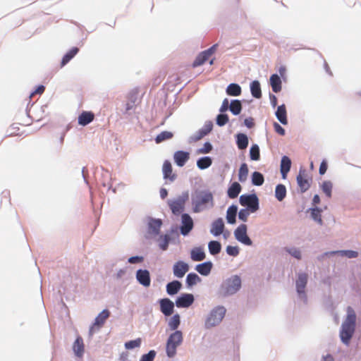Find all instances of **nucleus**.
Listing matches in <instances>:
<instances>
[{"mask_svg": "<svg viewBox=\"0 0 361 361\" xmlns=\"http://www.w3.org/2000/svg\"><path fill=\"white\" fill-rule=\"evenodd\" d=\"M321 361H335V358L331 354L327 353L322 356Z\"/></svg>", "mask_w": 361, "mask_h": 361, "instance_id": "64", "label": "nucleus"}, {"mask_svg": "<svg viewBox=\"0 0 361 361\" xmlns=\"http://www.w3.org/2000/svg\"><path fill=\"white\" fill-rule=\"evenodd\" d=\"M167 320L168 329L170 331H180L178 329L181 324V317H165Z\"/></svg>", "mask_w": 361, "mask_h": 361, "instance_id": "24", "label": "nucleus"}, {"mask_svg": "<svg viewBox=\"0 0 361 361\" xmlns=\"http://www.w3.org/2000/svg\"><path fill=\"white\" fill-rule=\"evenodd\" d=\"M213 128V123L212 121L207 122L204 126L201 128V130L205 133L206 135L209 134Z\"/></svg>", "mask_w": 361, "mask_h": 361, "instance_id": "58", "label": "nucleus"}, {"mask_svg": "<svg viewBox=\"0 0 361 361\" xmlns=\"http://www.w3.org/2000/svg\"><path fill=\"white\" fill-rule=\"evenodd\" d=\"M248 172H249V170H248V166H247V164H245V163L242 164L240 165V167L238 171L239 181H240L242 183L245 182L247 178Z\"/></svg>", "mask_w": 361, "mask_h": 361, "instance_id": "35", "label": "nucleus"}, {"mask_svg": "<svg viewBox=\"0 0 361 361\" xmlns=\"http://www.w3.org/2000/svg\"><path fill=\"white\" fill-rule=\"evenodd\" d=\"M238 208L235 205L230 206L226 212V219L228 224H233L235 223V217Z\"/></svg>", "mask_w": 361, "mask_h": 361, "instance_id": "31", "label": "nucleus"}, {"mask_svg": "<svg viewBox=\"0 0 361 361\" xmlns=\"http://www.w3.org/2000/svg\"><path fill=\"white\" fill-rule=\"evenodd\" d=\"M229 109L234 115H238L242 110V104L240 101L238 99L231 101Z\"/></svg>", "mask_w": 361, "mask_h": 361, "instance_id": "41", "label": "nucleus"}, {"mask_svg": "<svg viewBox=\"0 0 361 361\" xmlns=\"http://www.w3.org/2000/svg\"><path fill=\"white\" fill-rule=\"evenodd\" d=\"M142 344V338H137L135 339L129 340L125 342L124 347L128 350H133L140 347Z\"/></svg>", "mask_w": 361, "mask_h": 361, "instance_id": "32", "label": "nucleus"}, {"mask_svg": "<svg viewBox=\"0 0 361 361\" xmlns=\"http://www.w3.org/2000/svg\"><path fill=\"white\" fill-rule=\"evenodd\" d=\"M205 257L206 255L202 247H194L190 252V258L194 262L202 261Z\"/></svg>", "mask_w": 361, "mask_h": 361, "instance_id": "20", "label": "nucleus"}, {"mask_svg": "<svg viewBox=\"0 0 361 361\" xmlns=\"http://www.w3.org/2000/svg\"><path fill=\"white\" fill-rule=\"evenodd\" d=\"M286 195V188L285 185L279 184L275 189V196L279 201H282Z\"/></svg>", "mask_w": 361, "mask_h": 361, "instance_id": "39", "label": "nucleus"}, {"mask_svg": "<svg viewBox=\"0 0 361 361\" xmlns=\"http://www.w3.org/2000/svg\"><path fill=\"white\" fill-rule=\"evenodd\" d=\"M159 303L161 311L165 316H170L173 313L174 304L169 298L160 300Z\"/></svg>", "mask_w": 361, "mask_h": 361, "instance_id": "15", "label": "nucleus"}, {"mask_svg": "<svg viewBox=\"0 0 361 361\" xmlns=\"http://www.w3.org/2000/svg\"><path fill=\"white\" fill-rule=\"evenodd\" d=\"M72 350L74 355L78 358H82L85 354V345L83 339L80 336H78L72 345Z\"/></svg>", "mask_w": 361, "mask_h": 361, "instance_id": "11", "label": "nucleus"}, {"mask_svg": "<svg viewBox=\"0 0 361 361\" xmlns=\"http://www.w3.org/2000/svg\"><path fill=\"white\" fill-rule=\"evenodd\" d=\"M235 239L246 245H251L252 242L247 235V226L241 224L234 231Z\"/></svg>", "mask_w": 361, "mask_h": 361, "instance_id": "7", "label": "nucleus"}, {"mask_svg": "<svg viewBox=\"0 0 361 361\" xmlns=\"http://www.w3.org/2000/svg\"><path fill=\"white\" fill-rule=\"evenodd\" d=\"M224 229V223L221 218H219L212 224L210 232L215 236L221 235Z\"/></svg>", "mask_w": 361, "mask_h": 361, "instance_id": "18", "label": "nucleus"}, {"mask_svg": "<svg viewBox=\"0 0 361 361\" xmlns=\"http://www.w3.org/2000/svg\"><path fill=\"white\" fill-rule=\"evenodd\" d=\"M327 170V164L326 162V161H323L321 164H320V166H319V173L321 175H323L326 173Z\"/></svg>", "mask_w": 361, "mask_h": 361, "instance_id": "63", "label": "nucleus"}, {"mask_svg": "<svg viewBox=\"0 0 361 361\" xmlns=\"http://www.w3.org/2000/svg\"><path fill=\"white\" fill-rule=\"evenodd\" d=\"M340 253L342 256H345L348 258H355L358 256V252L353 250H341L331 252V255Z\"/></svg>", "mask_w": 361, "mask_h": 361, "instance_id": "49", "label": "nucleus"}, {"mask_svg": "<svg viewBox=\"0 0 361 361\" xmlns=\"http://www.w3.org/2000/svg\"><path fill=\"white\" fill-rule=\"evenodd\" d=\"M217 47H218L217 44H214L208 49L204 50L205 54H207L208 55V56L210 57L213 54H214V52L216 50Z\"/></svg>", "mask_w": 361, "mask_h": 361, "instance_id": "62", "label": "nucleus"}, {"mask_svg": "<svg viewBox=\"0 0 361 361\" xmlns=\"http://www.w3.org/2000/svg\"><path fill=\"white\" fill-rule=\"evenodd\" d=\"M212 159L209 157L200 158L197 161V165L200 169H205L212 165Z\"/></svg>", "mask_w": 361, "mask_h": 361, "instance_id": "43", "label": "nucleus"}, {"mask_svg": "<svg viewBox=\"0 0 361 361\" xmlns=\"http://www.w3.org/2000/svg\"><path fill=\"white\" fill-rule=\"evenodd\" d=\"M181 223L180 233L182 235H186L193 228V221L189 214H183L181 216Z\"/></svg>", "mask_w": 361, "mask_h": 361, "instance_id": "12", "label": "nucleus"}, {"mask_svg": "<svg viewBox=\"0 0 361 361\" xmlns=\"http://www.w3.org/2000/svg\"><path fill=\"white\" fill-rule=\"evenodd\" d=\"M276 116L283 125H286L288 123L287 112L285 104L278 106L276 111Z\"/></svg>", "mask_w": 361, "mask_h": 361, "instance_id": "23", "label": "nucleus"}, {"mask_svg": "<svg viewBox=\"0 0 361 361\" xmlns=\"http://www.w3.org/2000/svg\"><path fill=\"white\" fill-rule=\"evenodd\" d=\"M240 204L246 206L252 212H256L259 208L258 198L256 195H243L240 197Z\"/></svg>", "mask_w": 361, "mask_h": 361, "instance_id": "5", "label": "nucleus"}, {"mask_svg": "<svg viewBox=\"0 0 361 361\" xmlns=\"http://www.w3.org/2000/svg\"><path fill=\"white\" fill-rule=\"evenodd\" d=\"M209 57L207 54H205L204 51H202L198 54L195 60L193 61L192 67L195 68L204 64L209 59Z\"/></svg>", "mask_w": 361, "mask_h": 361, "instance_id": "37", "label": "nucleus"}, {"mask_svg": "<svg viewBox=\"0 0 361 361\" xmlns=\"http://www.w3.org/2000/svg\"><path fill=\"white\" fill-rule=\"evenodd\" d=\"M240 191V185L237 182H234L228 190V196L231 199H234L238 196Z\"/></svg>", "mask_w": 361, "mask_h": 361, "instance_id": "29", "label": "nucleus"}, {"mask_svg": "<svg viewBox=\"0 0 361 361\" xmlns=\"http://www.w3.org/2000/svg\"><path fill=\"white\" fill-rule=\"evenodd\" d=\"M201 281L199 276L195 273H190L186 278V284L188 287H191Z\"/></svg>", "mask_w": 361, "mask_h": 361, "instance_id": "42", "label": "nucleus"}, {"mask_svg": "<svg viewBox=\"0 0 361 361\" xmlns=\"http://www.w3.org/2000/svg\"><path fill=\"white\" fill-rule=\"evenodd\" d=\"M161 225V219H151L149 222V232L154 235L159 234Z\"/></svg>", "mask_w": 361, "mask_h": 361, "instance_id": "27", "label": "nucleus"}, {"mask_svg": "<svg viewBox=\"0 0 361 361\" xmlns=\"http://www.w3.org/2000/svg\"><path fill=\"white\" fill-rule=\"evenodd\" d=\"M169 242V237L167 235H165L164 236H161L159 239V247L162 250H166L168 248Z\"/></svg>", "mask_w": 361, "mask_h": 361, "instance_id": "51", "label": "nucleus"}, {"mask_svg": "<svg viewBox=\"0 0 361 361\" xmlns=\"http://www.w3.org/2000/svg\"><path fill=\"white\" fill-rule=\"evenodd\" d=\"M226 252L231 256L235 257L239 254V248L237 246L228 245L226 247Z\"/></svg>", "mask_w": 361, "mask_h": 361, "instance_id": "54", "label": "nucleus"}, {"mask_svg": "<svg viewBox=\"0 0 361 361\" xmlns=\"http://www.w3.org/2000/svg\"><path fill=\"white\" fill-rule=\"evenodd\" d=\"M226 310L223 306H219L214 308L212 312V316H225Z\"/></svg>", "mask_w": 361, "mask_h": 361, "instance_id": "53", "label": "nucleus"}, {"mask_svg": "<svg viewBox=\"0 0 361 361\" xmlns=\"http://www.w3.org/2000/svg\"><path fill=\"white\" fill-rule=\"evenodd\" d=\"M264 178L263 175L257 171H255L252 174V183L253 185L260 186L264 183Z\"/></svg>", "mask_w": 361, "mask_h": 361, "instance_id": "44", "label": "nucleus"}, {"mask_svg": "<svg viewBox=\"0 0 361 361\" xmlns=\"http://www.w3.org/2000/svg\"><path fill=\"white\" fill-rule=\"evenodd\" d=\"M193 212H200L207 207L214 206V197L209 190L195 191L192 197Z\"/></svg>", "mask_w": 361, "mask_h": 361, "instance_id": "2", "label": "nucleus"}, {"mask_svg": "<svg viewBox=\"0 0 361 361\" xmlns=\"http://www.w3.org/2000/svg\"><path fill=\"white\" fill-rule=\"evenodd\" d=\"M226 94L230 96L237 97L241 94V87L236 83L230 84L226 88Z\"/></svg>", "mask_w": 361, "mask_h": 361, "instance_id": "33", "label": "nucleus"}, {"mask_svg": "<svg viewBox=\"0 0 361 361\" xmlns=\"http://www.w3.org/2000/svg\"><path fill=\"white\" fill-rule=\"evenodd\" d=\"M162 170L164 178L169 179L171 181H173L175 180L176 176L173 173L172 166L169 161H164Z\"/></svg>", "mask_w": 361, "mask_h": 361, "instance_id": "21", "label": "nucleus"}, {"mask_svg": "<svg viewBox=\"0 0 361 361\" xmlns=\"http://www.w3.org/2000/svg\"><path fill=\"white\" fill-rule=\"evenodd\" d=\"M188 198V195L186 194L185 196L179 197L176 200L171 201L169 203L173 214L178 215L184 210L185 204Z\"/></svg>", "mask_w": 361, "mask_h": 361, "instance_id": "8", "label": "nucleus"}, {"mask_svg": "<svg viewBox=\"0 0 361 361\" xmlns=\"http://www.w3.org/2000/svg\"><path fill=\"white\" fill-rule=\"evenodd\" d=\"M94 118V114L91 111H82L78 116V124L85 126L91 123Z\"/></svg>", "mask_w": 361, "mask_h": 361, "instance_id": "19", "label": "nucleus"}, {"mask_svg": "<svg viewBox=\"0 0 361 361\" xmlns=\"http://www.w3.org/2000/svg\"><path fill=\"white\" fill-rule=\"evenodd\" d=\"M108 318L109 317H94V319L89 327V337H92L96 332L99 331L105 324Z\"/></svg>", "mask_w": 361, "mask_h": 361, "instance_id": "10", "label": "nucleus"}, {"mask_svg": "<svg viewBox=\"0 0 361 361\" xmlns=\"http://www.w3.org/2000/svg\"><path fill=\"white\" fill-rule=\"evenodd\" d=\"M206 135L205 133L200 129L194 135L190 137L192 142H197Z\"/></svg>", "mask_w": 361, "mask_h": 361, "instance_id": "55", "label": "nucleus"}, {"mask_svg": "<svg viewBox=\"0 0 361 361\" xmlns=\"http://www.w3.org/2000/svg\"><path fill=\"white\" fill-rule=\"evenodd\" d=\"M136 278L142 286L145 287L149 286L151 280L149 272L147 270L139 269L136 273Z\"/></svg>", "mask_w": 361, "mask_h": 361, "instance_id": "16", "label": "nucleus"}, {"mask_svg": "<svg viewBox=\"0 0 361 361\" xmlns=\"http://www.w3.org/2000/svg\"><path fill=\"white\" fill-rule=\"evenodd\" d=\"M312 217L319 224H322L321 211L318 209H313L311 213Z\"/></svg>", "mask_w": 361, "mask_h": 361, "instance_id": "52", "label": "nucleus"}, {"mask_svg": "<svg viewBox=\"0 0 361 361\" xmlns=\"http://www.w3.org/2000/svg\"><path fill=\"white\" fill-rule=\"evenodd\" d=\"M188 270L189 265L183 261H178L173 267V275L177 278H183Z\"/></svg>", "mask_w": 361, "mask_h": 361, "instance_id": "13", "label": "nucleus"}, {"mask_svg": "<svg viewBox=\"0 0 361 361\" xmlns=\"http://www.w3.org/2000/svg\"><path fill=\"white\" fill-rule=\"evenodd\" d=\"M181 283L178 281L170 282L166 286V291L169 295L176 294L181 288Z\"/></svg>", "mask_w": 361, "mask_h": 361, "instance_id": "30", "label": "nucleus"}, {"mask_svg": "<svg viewBox=\"0 0 361 361\" xmlns=\"http://www.w3.org/2000/svg\"><path fill=\"white\" fill-rule=\"evenodd\" d=\"M212 149V146L209 142H205L202 148L199 149L200 154L209 153Z\"/></svg>", "mask_w": 361, "mask_h": 361, "instance_id": "57", "label": "nucleus"}, {"mask_svg": "<svg viewBox=\"0 0 361 361\" xmlns=\"http://www.w3.org/2000/svg\"><path fill=\"white\" fill-rule=\"evenodd\" d=\"M228 122V116L227 114H221L216 117V124L223 126Z\"/></svg>", "mask_w": 361, "mask_h": 361, "instance_id": "50", "label": "nucleus"}, {"mask_svg": "<svg viewBox=\"0 0 361 361\" xmlns=\"http://www.w3.org/2000/svg\"><path fill=\"white\" fill-rule=\"evenodd\" d=\"M237 145L240 149H244L247 147L248 138L246 135L240 133L237 135Z\"/></svg>", "mask_w": 361, "mask_h": 361, "instance_id": "40", "label": "nucleus"}, {"mask_svg": "<svg viewBox=\"0 0 361 361\" xmlns=\"http://www.w3.org/2000/svg\"><path fill=\"white\" fill-rule=\"evenodd\" d=\"M229 106L228 99L226 98L224 99L219 109L220 112L223 113L229 109Z\"/></svg>", "mask_w": 361, "mask_h": 361, "instance_id": "60", "label": "nucleus"}, {"mask_svg": "<svg viewBox=\"0 0 361 361\" xmlns=\"http://www.w3.org/2000/svg\"><path fill=\"white\" fill-rule=\"evenodd\" d=\"M224 317H206L204 322V328L210 329L212 327L220 324Z\"/></svg>", "mask_w": 361, "mask_h": 361, "instance_id": "28", "label": "nucleus"}, {"mask_svg": "<svg viewBox=\"0 0 361 361\" xmlns=\"http://www.w3.org/2000/svg\"><path fill=\"white\" fill-rule=\"evenodd\" d=\"M183 342L182 331L172 332L168 336L166 341L165 350L169 358H173L177 354V348Z\"/></svg>", "mask_w": 361, "mask_h": 361, "instance_id": "3", "label": "nucleus"}, {"mask_svg": "<svg viewBox=\"0 0 361 361\" xmlns=\"http://www.w3.org/2000/svg\"><path fill=\"white\" fill-rule=\"evenodd\" d=\"M333 185L330 181H324L322 185V190L325 195L330 198L331 197V190Z\"/></svg>", "mask_w": 361, "mask_h": 361, "instance_id": "48", "label": "nucleus"}, {"mask_svg": "<svg viewBox=\"0 0 361 361\" xmlns=\"http://www.w3.org/2000/svg\"><path fill=\"white\" fill-rule=\"evenodd\" d=\"M250 90L252 95L257 99H259L262 97V91L260 87V84L259 81L254 80L250 84Z\"/></svg>", "mask_w": 361, "mask_h": 361, "instance_id": "34", "label": "nucleus"}, {"mask_svg": "<svg viewBox=\"0 0 361 361\" xmlns=\"http://www.w3.org/2000/svg\"><path fill=\"white\" fill-rule=\"evenodd\" d=\"M79 49L77 47L72 48L68 53H66L61 61V66L68 63L78 52Z\"/></svg>", "mask_w": 361, "mask_h": 361, "instance_id": "36", "label": "nucleus"}, {"mask_svg": "<svg viewBox=\"0 0 361 361\" xmlns=\"http://www.w3.org/2000/svg\"><path fill=\"white\" fill-rule=\"evenodd\" d=\"M274 130L281 135H285V130L276 122L274 123Z\"/></svg>", "mask_w": 361, "mask_h": 361, "instance_id": "61", "label": "nucleus"}, {"mask_svg": "<svg viewBox=\"0 0 361 361\" xmlns=\"http://www.w3.org/2000/svg\"><path fill=\"white\" fill-rule=\"evenodd\" d=\"M157 354V352L155 350H149L147 353L140 356L139 361H154Z\"/></svg>", "mask_w": 361, "mask_h": 361, "instance_id": "46", "label": "nucleus"}, {"mask_svg": "<svg viewBox=\"0 0 361 361\" xmlns=\"http://www.w3.org/2000/svg\"><path fill=\"white\" fill-rule=\"evenodd\" d=\"M208 248L209 252L212 255L219 254L221 250V243L216 240H212L209 243Z\"/></svg>", "mask_w": 361, "mask_h": 361, "instance_id": "38", "label": "nucleus"}, {"mask_svg": "<svg viewBox=\"0 0 361 361\" xmlns=\"http://www.w3.org/2000/svg\"><path fill=\"white\" fill-rule=\"evenodd\" d=\"M174 161L178 166H183L190 158V154L184 151H177L175 152Z\"/></svg>", "mask_w": 361, "mask_h": 361, "instance_id": "17", "label": "nucleus"}, {"mask_svg": "<svg viewBox=\"0 0 361 361\" xmlns=\"http://www.w3.org/2000/svg\"><path fill=\"white\" fill-rule=\"evenodd\" d=\"M250 159L254 161H257L260 158L259 148L257 145H254L250 149Z\"/></svg>", "mask_w": 361, "mask_h": 361, "instance_id": "47", "label": "nucleus"}, {"mask_svg": "<svg viewBox=\"0 0 361 361\" xmlns=\"http://www.w3.org/2000/svg\"><path fill=\"white\" fill-rule=\"evenodd\" d=\"M291 161L287 156H283L281 161V173L283 178H286L287 173L290 169Z\"/></svg>", "mask_w": 361, "mask_h": 361, "instance_id": "22", "label": "nucleus"}, {"mask_svg": "<svg viewBox=\"0 0 361 361\" xmlns=\"http://www.w3.org/2000/svg\"><path fill=\"white\" fill-rule=\"evenodd\" d=\"M357 330L361 331V317H345L339 329L341 342L349 347Z\"/></svg>", "mask_w": 361, "mask_h": 361, "instance_id": "1", "label": "nucleus"}, {"mask_svg": "<svg viewBox=\"0 0 361 361\" xmlns=\"http://www.w3.org/2000/svg\"><path fill=\"white\" fill-rule=\"evenodd\" d=\"M194 302V296L190 293H184L179 296L176 300L178 307H188Z\"/></svg>", "mask_w": 361, "mask_h": 361, "instance_id": "14", "label": "nucleus"}, {"mask_svg": "<svg viewBox=\"0 0 361 361\" xmlns=\"http://www.w3.org/2000/svg\"><path fill=\"white\" fill-rule=\"evenodd\" d=\"M173 134L169 131H163L157 135L155 138L156 143L159 144L166 140H170L173 137Z\"/></svg>", "mask_w": 361, "mask_h": 361, "instance_id": "45", "label": "nucleus"}, {"mask_svg": "<svg viewBox=\"0 0 361 361\" xmlns=\"http://www.w3.org/2000/svg\"><path fill=\"white\" fill-rule=\"evenodd\" d=\"M250 215V212L247 209H240L238 213V218L243 221H246Z\"/></svg>", "mask_w": 361, "mask_h": 361, "instance_id": "56", "label": "nucleus"}, {"mask_svg": "<svg viewBox=\"0 0 361 361\" xmlns=\"http://www.w3.org/2000/svg\"><path fill=\"white\" fill-rule=\"evenodd\" d=\"M270 84L274 92L277 93L281 90V80L278 75L273 74L271 76Z\"/></svg>", "mask_w": 361, "mask_h": 361, "instance_id": "26", "label": "nucleus"}, {"mask_svg": "<svg viewBox=\"0 0 361 361\" xmlns=\"http://www.w3.org/2000/svg\"><path fill=\"white\" fill-rule=\"evenodd\" d=\"M288 252L294 257L300 259L301 258L300 251L298 249L293 248L288 250Z\"/></svg>", "mask_w": 361, "mask_h": 361, "instance_id": "59", "label": "nucleus"}, {"mask_svg": "<svg viewBox=\"0 0 361 361\" xmlns=\"http://www.w3.org/2000/svg\"><path fill=\"white\" fill-rule=\"evenodd\" d=\"M312 179L308 177L305 169H300L297 176V183L301 192H306L311 185Z\"/></svg>", "mask_w": 361, "mask_h": 361, "instance_id": "6", "label": "nucleus"}, {"mask_svg": "<svg viewBox=\"0 0 361 361\" xmlns=\"http://www.w3.org/2000/svg\"><path fill=\"white\" fill-rule=\"evenodd\" d=\"M212 268V263L211 262H206L202 264H197L195 267L196 271L201 275L207 276Z\"/></svg>", "mask_w": 361, "mask_h": 361, "instance_id": "25", "label": "nucleus"}, {"mask_svg": "<svg viewBox=\"0 0 361 361\" xmlns=\"http://www.w3.org/2000/svg\"><path fill=\"white\" fill-rule=\"evenodd\" d=\"M241 287V279L237 276H233L228 279L223 284L224 292L227 295H232L236 293Z\"/></svg>", "mask_w": 361, "mask_h": 361, "instance_id": "4", "label": "nucleus"}, {"mask_svg": "<svg viewBox=\"0 0 361 361\" xmlns=\"http://www.w3.org/2000/svg\"><path fill=\"white\" fill-rule=\"evenodd\" d=\"M307 283V274H300L296 281V289L300 298L304 301H307V295L305 294V287Z\"/></svg>", "mask_w": 361, "mask_h": 361, "instance_id": "9", "label": "nucleus"}]
</instances>
